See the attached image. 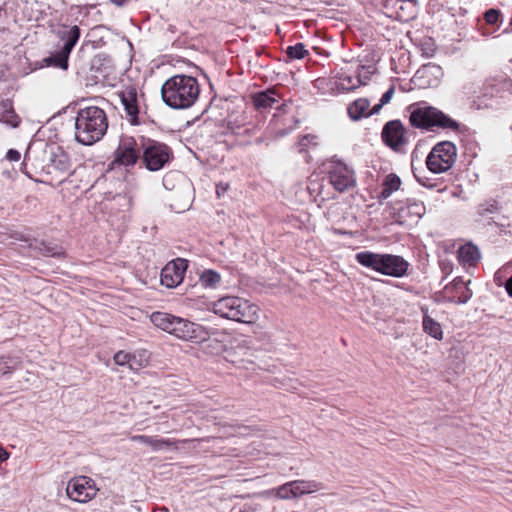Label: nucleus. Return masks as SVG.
I'll return each instance as SVG.
<instances>
[{
	"label": "nucleus",
	"mask_w": 512,
	"mask_h": 512,
	"mask_svg": "<svg viewBox=\"0 0 512 512\" xmlns=\"http://www.w3.org/2000/svg\"><path fill=\"white\" fill-rule=\"evenodd\" d=\"M108 129L106 112L98 106L80 108L75 116V140L83 145L100 141Z\"/></svg>",
	"instance_id": "1"
},
{
	"label": "nucleus",
	"mask_w": 512,
	"mask_h": 512,
	"mask_svg": "<svg viewBox=\"0 0 512 512\" xmlns=\"http://www.w3.org/2000/svg\"><path fill=\"white\" fill-rule=\"evenodd\" d=\"M200 85L195 77L178 74L167 79L161 88L162 99L173 109H186L195 104Z\"/></svg>",
	"instance_id": "2"
},
{
	"label": "nucleus",
	"mask_w": 512,
	"mask_h": 512,
	"mask_svg": "<svg viewBox=\"0 0 512 512\" xmlns=\"http://www.w3.org/2000/svg\"><path fill=\"white\" fill-rule=\"evenodd\" d=\"M407 110L410 113L409 123L413 128L426 131H460L461 124L458 121L425 101L413 103Z\"/></svg>",
	"instance_id": "3"
},
{
	"label": "nucleus",
	"mask_w": 512,
	"mask_h": 512,
	"mask_svg": "<svg viewBox=\"0 0 512 512\" xmlns=\"http://www.w3.org/2000/svg\"><path fill=\"white\" fill-rule=\"evenodd\" d=\"M355 259L360 265L366 268L395 278L406 276L410 267L406 259L395 254L362 251L355 255Z\"/></svg>",
	"instance_id": "4"
},
{
	"label": "nucleus",
	"mask_w": 512,
	"mask_h": 512,
	"mask_svg": "<svg viewBox=\"0 0 512 512\" xmlns=\"http://www.w3.org/2000/svg\"><path fill=\"white\" fill-rule=\"evenodd\" d=\"M212 311L222 318L253 324L259 319L260 308L246 299L226 296L212 303Z\"/></svg>",
	"instance_id": "5"
},
{
	"label": "nucleus",
	"mask_w": 512,
	"mask_h": 512,
	"mask_svg": "<svg viewBox=\"0 0 512 512\" xmlns=\"http://www.w3.org/2000/svg\"><path fill=\"white\" fill-rule=\"evenodd\" d=\"M174 158L173 150L167 144L142 137L141 164L149 171L163 169Z\"/></svg>",
	"instance_id": "6"
},
{
	"label": "nucleus",
	"mask_w": 512,
	"mask_h": 512,
	"mask_svg": "<svg viewBox=\"0 0 512 512\" xmlns=\"http://www.w3.org/2000/svg\"><path fill=\"white\" fill-rule=\"evenodd\" d=\"M142 137L136 139L132 136L122 135L117 148L113 152V160L109 164L110 169L116 167L130 168L141 162Z\"/></svg>",
	"instance_id": "7"
},
{
	"label": "nucleus",
	"mask_w": 512,
	"mask_h": 512,
	"mask_svg": "<svg viewBox=\"0 0 512 512\" xmlns=\"http://www.w3.org/2000/svg\"><path fill=\"white\" fill-rule=\"evenodd\" d=\"M457 159V147L451 141L436 143L426 158L428 170L434 174L449 171Z\"/></svg>",
	"instance_id": "8"
},
{
	"label": "nucleus",
	"mask_w": 512,
	"mask_h": 512,
	"mask_svg": "<svg viewBox=\"0 0 512 512\" xmlns=\"http://www.w3.org/2000/svg\"><path fill=\"white\" fill-rule=\"evenodd\" d=\"M327 175L329 183L339 193L347 192L356 186L355 171L342 161H331Z\"/></svg>",
	"instance_id": "9"
},
{
	"label": "nucleus",
	"mask_w": 512,
	"mask_h": 512,
	"mask_svg": "<svg viewBox=\"0 0 512 512\" xmlns=\"http://www.w3.org/2000/svg\"><path fill=\"white\" fill-rule=\"evenodd\" d=\"M382 142L396 153H404L408 145L407 129L396 119L385 123L381 132Z\"/></svg>",
	"instance_id": "10"
},
{
	"label": "nucleus",
	"mask_w": 512,
	"mask_h": 512,
	"mask_svg": "<svg viewBox=\"0 0 512 512\" xmlns=\"http://www.w3.org/2000/svg\"><path fill=\"white\" fill-rule=\"evenodd\" d=\"M99 489L95 481L88 476L71 478L66 487L67 496L75 502L87 503L94 499Z\"/></svg>",
	"instance_id": "11"
},
{
	"label": "nucleus",
	"mask_w": 512,
	"mask_h": 512,
	"mask_svg": "<svg viewBox=\"0 0 512 512\" xmlns=\"http://www.w3.org/2000/svg\"><path fill=\"white\" fill-rule=\"evenodd\" d=\"M171 335L195 343L207 341L210 337L208 330L204 326L181 317L176 318Z\"/></svg>",
	"instance_id": "12"
},
{
	"label": "nucleus",
	"mask_w": 512,
	"mask_h": 512,
	"mask_svg": "<svg viewBox=\"0 0 512 512\" xmlns=\"http://www.w3.org/2000/svg\"><path fill=\"white\" fill-rule=\"evenodd\" d=\"M393 220L399 225H411L417 223L425 214L426 208L423 202L408 199L393 208Z\"/></svg>",
	"instance_id": "13"
},
{
	"label": "nucleus",
	"mask_w": 512,
	"mask_h": 512,
	"mask_svg": "<svg viewBox=\"0 0 512 512\" xmlns=\"http://www.w3.org/2000/svg\"><path fill=\"white\" fill-rule=\"evenodd\" d=\"M188 268V261L177 258L168 262L161 271V283L168 288H174L182 283Z\"/></svg>",
	"instance_id": "14"
},
{
	"label": "nucleus",
	"mask_w": 512,
	"mask_h": 512,
	"mask_svg": "<svg viewBox=\"0 0 512 512\" xmlns=\"http://www.w3.org/2000/svg\"><path fill=\"white\" fill-rule=\"evenodd\" d=\"M119 97L129 122L132 125H138L140 123V102L137 88L133 85H128L119 92Z\"/></svg>",
	"instance_id": "15"
},
{
	"label": "nucleus",
	"mask_w": 512,
	"mask_h": 512,
	"mask_svg": "<svg viewBox=\"0 0 512 512\" xmlns=\"http://www.w3.org/2000/svg\"><path fill=\"white\" fill-rule=\"evenodd\" d=\"M461 277H456L451 283L447 284L442 291L443 298L449 302L456 304H464L468 302L473 293Z\"/></svg>",
	"instance_id": "16"
},
{
	"label": "nucleus",
	"mask_w": 512,
	"mask_h": 512,
	"mask_svg": "<svg viewBox=\"0 0 512 512\" xmlns=\"http://www.w3.org/2000/svg\"><path fill=\"white\" fill-rule=\"evenodd\" d=\"M319 147L320 139L316 134L301 135L295 143L296 151L304 156L306 162L311 161V153H315Z\"/></svg>",
	"instance_id": "17"
},
{
	"label": "nucleus",
	"mask_w": 512,
	"mask_h": 512,
	"mask_svg": "<svg viewBox=\"0 0 512 512\" xmlns=\"http://www.w3.org/2000/svg\"><path fill=\"white\" fill-rule=\"evenodd\" d=\"M276 90L274 88L257 92L251 95V101L254 108L259 112H265L274 107L278 103L276 98Z\"/></svg>",
	"instance_id": "18"
},
{
	"label": "nucleus",
	"mask_w": 512,
	"mask_h": 512,
	"mask_svg": "<svg viewBox=\"0 0 512 512\" xmlns=\"http://www.w3.org/2000/svg\"><path fill=\"white\" fill-rule=\"evenodd\" d=\"M439 72V68L435 65H424L414 75V81L421 87H434L438 84L439 79L436 77V73Z\"/></svg>",
	"instance_id": "19"
},
{
	"label": "nucleus",
	"mask_w": 512,
	"mask_h": 512,
	"mask_svg": "<svg viewBox=\"0 0 512 512\" xmlns=\"http://www.w3.org/2000/svg\"><path fill=\"white\" fill-rule=\"evenodd\" d=\"M62 30H59L57 33V37L64 42L63 46L61 48L72 52L75 45L77 44L80 36H81V30L79 26L73 25V26H67L63 25Z\"/></svg>",
	"instance_id": "20"
},
{
	"label": "nucleus",
	"mask_w": 512,
	"mask_h": 512,
	"mask_svg": "<svg viewBox=\"0 0 512 512\" xmlns=\"http://www.w3.org/2000/svg\"><path fill=\"white\" fill-rule=\"evenodd\" d=\"M50 167L61 174H69L72 167L69 154L61 147H57L56 151L52 153Z\"/></svg>",
	"instance_id": "21"
},
{
	"label": "nucleus",
	"mask_w": 512,
	"mask_h": 512,
	"mask_svg": "<svg viewBox=\"0 0 512 512\" xmlns=\"http://www.w3.org/2000/svg\"><path fill=\"white\" fill-rule=\"evenodd\" d=\"M348 115L353 120L369 117L373 115L370 109V101L367 98H358L348 106Z\"/></svg>",
	"instance_id": "22"
},
{
	"label": "nucleus",
	"mask_w": 512,
	"mask_h": 512,
	"mask_svg": "<svg viewBox=\"0 0 512 512\" xmlns=\"http://www.w3.org/2000/svg\"><path fill=\"white\" fill-rule=\"evenodd\" d=\"M480 258L478 248L471 244H465L458 250V260L463 266L472 267L477 264Z\"/></svg>",
	"instance_id": "23"
},
{
	"label": "nucleus",
	"mask_w": 512,
	"mask_h": 512,
	"mask_svg": "<svg viewBox=\"0 0 512 512\" xmlns=\"http://www.w3.org/2000/svg\"><path fill=\"white\" fill-rule=\"evenodd\" d=\"M396 9L395 17L400 21H409L415 16V1L413 0H390Z\"/></svg>",
	"instance_id": "24"
},
{
	"label": "nucleus",
	"mask_w": 512,
	"mask_h": 512,
	"mask_svg": "<svg viewBox=\"0 0 512 512\" xmlns=\"http://www.w3.org/2000/svg\"><path fill=\"white\" fill-rule=\"evenodd\" d=\"M0 121L12 127H17L20 123V118L16 114L10 99L0 100Z\"/></svg>",
	"instance_id": "25"
},
{
	"label": "nucleus",
	"mask_w": 512,
	"mask_h": 512,
	"mask_svg": "<svg viewBox=\"0 0 512 512\" xmlns=\"http://www.w3.org/2000/svg\"><path fill=\"white\" fill-rule=\"evenodd\" d=\"M71 52L61 48L60 50L52 53L50 56L43 59L46 66H51L61 70H68L69 68V56Z\"/></svg>",
	"instance_id": "26"
},
{
	"label": "nucleus",
	"mask_w": 512,
	"mask_h": 512,
	"mask_svg": "<svg viewBox=\"0 0 512 512\" xmlns=\"http://www.w3.org/2000/svg\"><path fill=\"white\" fill-rule=\"evenodd\" d=\"M289 486L292 488L293 498L301 495L312 493L321 489V483L317 481H305V480H294L289 482Z\"/></svg>",
	"instance_id": "27"
},
{
	"label": "nucleus",
	"mask_w": 512,
	"mask_h": 512,
	"mask_svg": "<svg viewBox=\"0 0 512 512\" xmlns=\"http://www.w3.org/2000/svg\"><path fill=\"white\" fill-rule=\"evenodd\" d=\"M177 316L169 313L156 311L150 316L151 322L161 330L171 334Z\"/></svg>",
	"instance_id": "28"
},
{
	"label": "nucleus",
	"mask_w": 512,
	"mask_h": 512,
	"mask_svg": "<svg viewBox=\"0 0 512 512\" xmlns=\"http://www.w3.org/2000/svg\"><path fill=\"white\" fill-rule=\"evenodd\" d=\"M422 311L424 312L422 320L423 331L436 340H442L443 330L441 324L429 316L427 311H424V309Z\"/></svg>",
	"instance_id": "29"
},
{
	"label": "nucleus",
	"mask_w": 512,
	"mask_h": 512,
	"mask_svg": "<svg viewBox=\"0 0 512 512\" xmlns=\"http://www.w3.org/2000/svg\"><path fill=\"white\" fill-rule=\"evenodd\" d=\"M401 179L394 173L388 174L382 183V190L378 196L379 199L389 198L393 192L398 191L401 186Z\"/></svg>",
	"instance_id": "30"
},
{
	"label": "nucleus",
	"mask_w": 512,
	"mask_h": 512,
	"mask_svg": "<svg viewBox=\"0 0 512 512\" xmlns=\"http://www.w3.org/2000/svg\"><path fill=\"white\" fill-rule=\"evenodd\" d=\"M189 439H183V440H177V439H168V438H158L155 436H152L151 442L149 446L153 451H160L164 448H173L174 450L179 449L180 443H187L190 442Z\"/></svg>",
	"instance_id": "31"
},
{
	"label": "nucleus",
	"mask_w": 512,
	"mask_h": 512,
	"mask_svg": "<svg viewBox=\"0 0 512 512\" xmlns=\"http://www.w3.org/2000/svg\"><path fill=\"white\" fill-rule=\"evenodd\" d=\"M150 353L146 349L135 350L131 353V360L129 368L132 371H138L149 364Z\"/></svg>",
	"instance_id": "32"
},
{
	"label": "nucleus",
	"mask_w": 512,
	"mask_h": 512,
	"mask_svg": "<svg viewBox=\"0 0 512 512\" xmlns=\"http://www.w3.org/2000/svg\"><path fill=\"white\" fill-rule=\"evenodd\" d=\"M221 280V275L217 271L211 269L204 270L199 276V282L204 288H216L220 284Z\"/></svg>",
	"instance_id": "33"
},
{
	"label": "nucleus",
	"mask_w": 512,
	"mask_h": 512,
	"mask_svg": "<svg viewBox=\"0 0 512 512\" xmlns=\"http://www.w3.org/2000/svg\"><path fill=\"white\" fill-rule=\"evenodd\" d=\"M286 54L290 59H304L309 55V51L306 49L305 44L299 42L293 46H288L286 49Z\"/></svg>",
	"instance_id": "34"
},
{
	"label": "nucleus",
	"mask_w": 512,
	"mask_h": 512,
	"mask_svg": "<svg viewBox=\"0 0 512 512\" xmlns=\"http://www.w3.org/2000/svg\"><path fill=\"white\" fill-rule=\"evenodd\" d=\"M498 211L499 203L495 199H488L477 207V213L480 216H488L490 214H495Z\"/></svg>",
	"instance_id": "35"
},
{
	"label": "nucleus",
	"mask_w": 512,
	"mask_h": 512,
	"mask_svg": "<svg viewBox=\"0 0 512 512\" xmlns=\"http://www.w3.org/2000/svg\"><path fill=\"white\" fill-rule=\"evenodd\" d=\"M395 92V87L392 85L381 97L380 102L372 107V113H379L381 108L388 104Z\"/></svg>",
	"instance_id": "36"
},
{
	"label": "nucleus",
	"mask_w": 512,
	"mask_h": 512,
	"mask_svg": "<svg viewBox=\"0 0 512 512\" xmlns=\"http://www.w3.org/2000/svg\"><path fill=\"white\" fill-rule=\"evenodd\" d=\"M113 360H114L115 364H117L119 366L127 365L129 367L130 366V360H131V353L130 352H126L124 350H120V351L115 353V355L113 357Z\"/></svg>",
	"instance_id": "37"
},
{
	"label": "nucleus",
	"mask_w": 512,
	"mask_h": 512,
	"mask_svg": "<svg viewBox=\"0 0 512 512\" xmlns=\"http://www.w3.org/2000/svg\"><path fill=\"white\" fill-rule=\"evenodd\" d=\"M365 83L361 81V79L358 77L356 81L354 82L352 77H345L342 79L341 86L345 90H353L361 85H364Z\"/></svg>",
	"instance_id": "38"
},
{
	"label": "nucleus",
	"mask_w": 512,
	"mask_h": 512,
	"mask_svg": "<svg viewBox=\"0 0 512 512\" xmlns=\"http://www.w3.org/2000/svg\"><path fill=\"white\" fill-rule=\"evenodd\" d=\"M276 496L280 499H290L293 498L292 488L289 486V482L281 485L276 489Z\"/></svg>",
	"instance_id": "39"
},
{
	"label": "nucleus",
	"mask_w": 512,
	"mask_h": 512,
	"mask_svg": "<svg viewBox=\"0 0 512 512\" xmlns=\"http://www.w3.org/2000/svg\"><path fill=\"white\" fill-rule=\"evenodd\" d=\"M500 18V11L496 9H489L484 13V19L487 24L494 25Z\"/></svg>",
	"instance_id": "40"
},
{
	"label": "nucleus",
	"mask_w": 512,
	"mask_h": 512,
	"mask_svg": "<svg viewBox=\"0 0 512 512\" xmlns=\"http://www.w3.org/2000/svg\"><path fill=\"white\" fill-rule=\"evenodd\" d=\"M152 436L149 435H133L131 436V440L134 442H140L149 446L151 442Z\"/></svg>",
	"instance_id": "41"
},
{
	"label": "nucleus",
	"mask_w": 512,
	"mask_h": 512,
	"mask_svg": "<svg viewBox=\"0 0 512 512\" xmlns=\"http://www.w3.org/2000/svg\"><path fill=\"white\" fill-rule=\"evenodd\" d=\"M6 158L9 160V161H13V162H17L20 160L21 158V154L18 150L16 149H9L6 153Z\"/></svg>",
	"instance_id": "42"
},
{
	"label": "nucleus",
	"mask_w": 512,
	"mask_h": 512,
	"mask_svg": "<svg viewBox=\"0 0 512 512\" xmlns=\"http://www.w3.org/2000/svg\"><path fill=\"white\" fill-rule=\"evenodd\" d=\"M230 188L228 183L220 182L216 185V195L218 197L223 196Z\"/></svg>",
	"instance_id": "43"
},
{
	"label": "nucleus",
	"mask_w": 512,
	"mask_h": 512,
	"mask_svg": "<svg viewBox=\"0 0 512 512\" xmlns=\"http://www.w3.org/2000/svg\"><path fill=\"white\" fill-rule=\"evenodd\" d=\"M43 254L45 256L60 257L63 253L59 251H54V248L45 247Z\"/></svg>",
	"instance_id": "44"
},
{
	"label": "nucleus",
	"mask_w": 512,
	"mask_h": 512,
	"mask_svg": "<svg viewBox=\"0 0 512 512\" xmlns=\"http://www.w3.org/2000/svg\"><path fill=\"white\" fill-rule=\"evenodd\" d=\"M505 290L507 294L512 297V275L507 279L505 283Z\"/></svg>",
	"instance_id": "45"
},
{
	"label": "nucleus",
	"mask_w": 512,
	"mask_h": 512,
	"mask_svg": "<svg viewBox=\"0 0 512 512\" xmlns=\"http://www.w3.org/2000/svg\"><path fill=\"white\" fill-rule=\"evenodd\" d=\"M9 456H10V453L6 449L0 448V461L1 462L8 460Z\"/></svg>",
	"instance_id": "46"
},
{
	"label": "nucleus",
	"mask_w": 512,
	"mask_h": 512,
	"mask_svg": "<svg viewBox=\"0 0 512 512\" xmlns=\"http://www.w3.org/2000/svg\"><path fill=\"white\" fill-rule=\"evenodd\" d=\"M111 3H113L114 5L120 7V6H123L125 5L126 3H128L130 0H110Z\"/></svg>",
	"instance_id": "47"
},
{
	"label": "nucleus",
	"mask_w": 512,
	"mask_h": 512,
	"mask_svg": "<svg viewBox=\"0 0 512 512\" xmlns=\"http://www.w3.org/2000/svg\"><path fill=\"white\" fill-rule=\"evenodd\" d=\"M288 134V131L286 130H279L276 134L277 137H283Z\"/></svg>",
	"instance_id": "48"
},
{
	"label": "nucleus",
	"mask_w": 512,
	"mask_h": 512,
	"mask_svg": "<svg viewBox=\"0 0 512 512\" xmlns=\"http://www.w3.org/2000/svg\"><path fill=\"white\" fill-rule=\"evenodd\" d=\"M9 369H10V367L5 366V368H3L2 370H3L4 373H7L9 371Z\"/></svg>",
	"instance_id": "49"
},
{
	"label": "nucleus",
	"mask_w": 512,
	"mask_h": 512,
	"mask_svg": "<svg viewBox=\"0 0 512 512\" xmlns=\"http://www.w3.org/2000/svg\"><path fill=\"white\" fill-rule=\"evenodd\" d=\"M4 359H5L4 357H1V358H0V362H2Z\"/></svg>",
	"instance_id": "50"
}]
</instances>
